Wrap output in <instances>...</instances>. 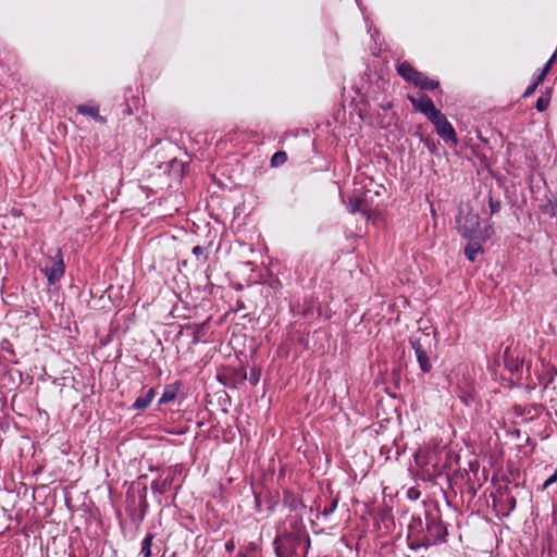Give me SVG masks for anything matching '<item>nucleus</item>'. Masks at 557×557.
Returning <instances> with one entry per match:
<instances>
[{"label": "nucleus", "mask_w": 557, "mask_h": 557, "mask_svg": "<svg viewBox=\"0 0 557 557\" xmlns=\"http://www.w3.org/2000/svg\"><path fill=\"white\" fill-rule=\"evenodd\" d=\"M447 535V529L437 512L412 515L408 525V546L414 550L430 547L446 542Z\"/></svg>", "instance_id": "obj_1"}, {"label": "nucleus", "mask_w": 557, "mask_h": 557, "mask_svg": "<svg viewBox=\"0 0 557 557\" xmlns=\"http://www.w3.org/2000/svg\"><path fill=\"white\" fill-rule=\"evenodd\" d=\"M456 227L458 232L466 238L472 239L480 228V216L471 209H459L456 218Z\"/></svg>", "instance_id": "obj_2"}, {"label": "nucleus", "mask_w": 557, "mask_h": 557, "mask_svg": "<svg viewBox=\"0 0 557 557\" xmlns=\"http://www.w3.org/2000/svg\"><path fill=\"white\" fill-rule=\"evenodd\" d=\"M409 343L414 350L419 368L423 373H429L432 369V362L429 358L428 347L431 345V339L428 334L422 336H412Z\"/></svg>", "instance_id": "obj_3"}, {"label": "nucleus", "mask_w": 557, "mask_h": 557, "mask_svg": "<svg viewBox=\"0 0 557 557\" xmlns=\"http://www.w3.org/2000/svg\"><path fill=\"white\" fill-rule=\"evenodd\" d=\"M41 272L46 275L50 286L54 285L63 277L65 263L60 248L49 258V264L41 268Z\"/></svg>", "instance_id": "obj_4"}, {"label": "nucleus", "mask_w": 557, "mask_h": 557, "mask_svg": "<svg viewBox=\"0 0 557 557\" xmlns=\"http://www.w3.org/2000/svg\"><path fill=\"white\" fill-rule=\"evenodd\" d=\"M430 122L435 126L437 135L444 141H450L454 144L458 141L457 134L453 125L442 112H438L436 116L431 117Z\"/></svg>", "instance_id": "obj_5"}, {"label": "nucleus", "mask_w": 557, "mask_h": 557, "mask_svg": "<svg viewBox=\"0 0 557 557\" xmlns=\"http://www.w3.org/2000/svg\"><path fill=\"white\" fill-rule=\"evenodd\" d=\"M409 100L414 110L424 114L429 121L431 117L436 116V114L441 112L438 109H436L433 100L428 95L423 94L418 98L409 97Z\"/></svg>", "instance_id": "obj_6"}, {"label": "nucleus", "mask_w": 557, "mask_h": 557, "mask_svg": "<svg viewBox=\"0 0 557 557\" xmlns=\"http://www.w3.org/2000/svg\"><path fill=\"white\" fill-rule=\"evenodd\" d=\"M154 396H156L154 388L144 387L143 395L135 399L134 404L132 405V409L138 410V411H143V410L147 409L150 406Z\"/></svg>", "instance_id": "obj_7"}, {"label": "nucleus", "mask_w": 557, "mask_h": 557, "mask_svg": "<svg viewBox=\"0 0 557 557\" xmlns=\"http://www.w3.org/2000/svg\"><path fill=\"white\" fill-rule=\"evenodd\" d=\"M181 386H182L181 382H175L173 384L166 385L163 389V393H162L159 401H158V405L162 406V405H165L169 403H173L177 397Z\"/></svg>", "instance_id": "obj_8"}, {"label": "nucleus", "mask_w": 557, "mask_h": 557, "mask_svg": "<svg viewBox=\"0 0 557 557\" xmlns=\"http://www.w3.org/2000/svg\"><path fill=\"white\" fill-rule=\"evenodd\" d=\"M292 528H293V532L292 533H288L287 530L285 528H280L277 530V535H276V540H280V539H289V537H296L298 539L302 532H304V525H302V522L300 519H297V518H294L292 520Z\"/></svg>", "instance_id": "obj_9"}, {"label": "nucleus", "mask_w": 557, "mask_h": 557, "mask_svg": "<svg viewBox=\"0 0 557 557\" xmlns=\"http://www.w3.org/2000/svg\"><path fill=\"white\" fill-rule=\"evenodd\" d=\"M175 478L172 474L166 472L165 476L162 480H154L151 483V490L154 494H165L174 483Z\"/></svg>", "instance_id": "obj_10"}, {"label": "nucleus", "mask_w": 557, "mask_h": 557, "mask_svg": "<svg viewBox=\"0 0 557 557\" xmlns=\"http://www.w3.org/2000/svg\"><path fill=\"white\" fill-rule=\"evenodd\" d=\"M398 74L407 82L413 83L420 77V72L413 69L409 63L404 62L397 67Z\"/></svg>", "instance_id": "obj_11"}, {"label": "nucleus", "mask_w": 557, "mask_h": 557, "mask_svg": "<svg viewBox=\"0 0 557 557\" xmlns=\"http://www.w3.org/2000/svg\"><path fill=\"white\" fill-rule=\"evenodd\" d=\"M457 396L467 407H470L475 403L474 391L470 386L459 387L457 391Z\"/></svg>", "instance_id": "obj_12"}, {"label": "nucleus", "mask_w": 557, "mask_h": 557, "mask_svg": "<svg viewBox=\"0 0 557 557\" xmlns=\"http://www.w3.org/2000/svg\"><path fill=\"white\" fill-rule=\"evenodd\" d=\"M236 379L242 383L245 380H248L251 385H257L260 380V370L258 369H251L249 376H247V373L244 369H240L238 372H236Z\"/></svg>", "instance_id": "obj_13"}, {"label": "nucleus", "mask_w": 557, "mask_h": 557, "mask_svg": "<svg viewBox=\"0 0 557 557\" xmlns=\"http://www.w3.org/2000/svg\"><path fill=\"white\" fill-rule=\"evenodd\" d=\"M482 253H483V248H482L481 244L478 242H469L465 248V255L468 258V260L471 262L475 261L476 257Z\"/></svg>", "instance_id": "obj_14"}, {"label": "nucleus", "mask_w": 557, "mask_h": 557, "mask_svg": "<svg viewBox=\"0 0 557 557\" xmlns=\"http://www.w3.org/2000/svg\"><path fill=\"white\" fill-rule=\"evenodd\" d=\"M414 85L425 90H434L438 86V82L420 72V77H417Z\"/></svg>", "instance_id": "obj_15"}, {"label": "nucleus", "mask_w": 557, "mask_h": 557, "mask_svg": "<svg viewBox=\"0 0 557 557\" xmlns=\"http://www.w3.org/2000/svg\"><path fill=\"white\" fill-rule=\"evenodd\" d=\"M77 112L84 115L91 116L92 119L101 123L106 121L104 117L99 114V110L97 107L83 104L77 108Z\"/></svg>", "instance_id": "obj_16"}, {"label": "nucleus", "mask_w": 557, "mask_h": 557, "mask_svg": "<svg viewBox=\"0 0 557 557\" xmlns=\"http://www.w3.org/2000/svg\"><path fill=\"white\" fill-rule=\"evenodd\" d=\"M361 205H362V200L361 199H359L357 197L349 198L348 203H347V210L351 214H355L357 212H361L362 215L366 219H369L368 212L361 208Z\"/></svg>", "instance_id": "obj_17"}, {"label": "nucleus", "mask_w": 557, "mask_h": 557, "mask_svg": "<svg viewBox=\"0 0 557 557\" xmlns=\"http://www.w3.org/2000/svg\"><path fill=\"white\" fill-rule=\"evenodd\" d=\"M154 535L152 533H148L141 542L140 554L143 557H151V546Z\"/></svg>", "instance_id": "obj_18"}, {"label": "nucleus", "mask_w": 557, "mask_h": 557, "mask_svg": "<svg viewBox=\"0 0 557 557\" xmlns=\"http://www.w3.org/2000/svg\"><path fill=\"white\" fill-rule=\"evenodd\" d=\"M283 502H284V505H286L293 511H296L299 508H305V505L302 504V502L297 499V498H295L290 494H286L284 496Z\"/></svg>", "instance_id": "obj_19"}, {"label": "nucleus", "mask_w": 557, "mask_h": 557, "mask_svg": "<svg viewBox=\"0 0 557 557\" xmlns=\"http://www.w3.org/2000/svg\"><path fill=\"white\" fill-rule=\"evenodd\" d=\"M541 210L552 218H557V202L548 199L546 203L541 205Z\"/></svg>", "instance_id": "obj_20"}, {"label": "nucleus", "mask_w": 557, "mask_h": 557, "mask_svg": "<svg viewBox=\"0 0 557 557\" xmlns=\"http://www.w3.org/2000/svg\"><path fill=\"white\" fill-rule=\"evenodd\" d=\"M549 102H550V95H549V92H547L546 95H542L536 100L535 108L539 112H543L548 108Z\"/></svg>", "instance_id": "obj_21"}, {"label": "nucleus", "mask_w": 557, "mask_h": 557, "mask_svg": "<svg viewBox=\"0 0 557 557\" xmlns=\"http://www.w3.org/2000/svg\"><path fill=\"white\" fill-rule=\"evenodd\" d=\"M287 161V154L285 151H277L271 158L272 166H280Z\"/></svg>", "instance_id": "obj_22"}, {"label": "nucleus", "mask_w": 557, "mask_h": 557, "mask_svg": "<svg viewBox=\"0 0 557 557\" xmlns=\"http://www.w3.org/2000/svg\"><path fill=\"white\" fill-rule=\"evenodd\" d=\"M206 325H207V322H203L201 324L195 325V331H194V334H193V343L194 344H197V343H199L201 341L202 331L206 327Z\"/></svg>", "instance_id": "obj_23"}, {"label": "nucleus", "mask_w": 557, "mask_h": 557, "mask_svg": "<svg viewBox=\"0 0 557 557\" xmlns=\"http://www.w3.org/2000/svg\"><path fill=\"white\" fill-rule=\"evenodd\" d=\"M488 207L491 214L497 213L500 210L502 203L499 200H495L491 195L488 197Z\"/></svg>", "instance_id": "obj_24"}, {"label": "nucleus", "mask_w": 557, "mask_h": 557, "mask_svg": "<svg viewBox=\"0 0 557 557\" xmlns=\"http://www.w3.org/2000/svg\"><path fill=\"white\" fill-rule=\"evenodd\" d=\"M336 507H337V500H333L329 507H325L322 510V512H321L322 516L324 518H329L335 511Z\"/></svg>", "instance_id": "obj_25"}, {"label": "nucleus", "mask_w": 557, "mask_h": 557, "mask_svg": "<svg viewBox=\"0 0 557 557\" xmlns=\"http://www.w3.org/2000/svg\"><path fill=\"white\" fill-rule=\"evenodd\" d=\"M166 472L169 474H172L173 478H176V475L181 474L182 473V466L181 465H175V466H172L170 467Z\"/></svg>", "instance_id": "obj_26"}, {"label": "nucleus", "mask_w": 557, "mask_h": 557, "mask_svg": "<svg viewBox=\"0 0 557 557\" xmlns=\"http://www.w3.org/2000/svg\"><path fill=\"white\" fill-rule=\"evenodd\" d=\"M556 58H557V52L553 53V55L549 58V60L546 62V64H545V65H544V67L542 69V71H543L544 73H548V72H549V70H550V67H552V65H553V63H554V62H555V60H556Z\"/></svg>", "instance_id": "obj_27"}, {"label": "nucleus", "mask_w": 557, "mask_h": 557, "mask_svg": "<svg viewBox=\"0 0 557 557\" xmlns=\"http://www.w3.org/2000/svg\"><path fill=\"white\" fill-rule=\"evenodd\" d=\"M505 502L509 511H512L516 508V498L513 496H507Z\"/></svg>", "instance_id": "obj_28"}, {"label": "nucleus", "mask_w": 557, "mask_h": 557, "mask_svg": "<svg viewBox=\"0 0 557 557\" xmlns=\"http://www.w3.org/2000/svg\"><path fill=\"white\" fill-rule=\"evenodd\" d=\"M139 507H140L141 518H144L146 515V511L148 509V503H147L146 496L141 497Z\"/></svg>", "instance_id": "obj_29"}, {"label": "nucleus", "mask_w": 557, "mask_h": 557, "mask_svg": "<svg viewBox=\"0 0 557 557\" xmlns=\"http://www.w3.org/2000/svg\"><path fill=\"white\" fill-rule=\"evenodd\" d=\"M537 88V85L532 83L531 85L528 86V88L525 89V91L523 92V98H528L530 97L531 95H533V92L535 91V89Z\"/></svg>", "instance_id": "obj_30"}, {"label": "nucleus", "mask_w": 557, "mask_h": 557, "mask_svg": "<svg viewBox=\"0 0 557 557\" xmlns=\"http://www.w3.org/2000/svg\"><path fill=\"white\" fill-rule=\"evenodd\" d=\"M554 483H557L556 472L553 475H550L548 479L545 480V482L543 483V488H547L548 486H550Z\"/></svg>", "instance_id": "obj_31"}, {"label": "nucleus", "mask_w": 557, "mask_h": 557, "mask_svg": "<svg viewBox=\"0 0 557 557\" xmlns=\"http://www.w3.org/2000/svg\"><path fill=\"white\" fill-rule=\"evenodd\" d=\"M205 252V249L201 247V246H195L193 248V255H195L197 258H199L200 256H202Z\"/></svg>", "instance_id": "obj_32"}, {"label": "nucleus", "mask_w": 557, "mask_h": 557, "mask_svg": "<svg viewBox=\"0 0 557 557\" xmlns=\"http://www.w3.org/2000/svg\"><path fill=\"white\" fill-rule=\"evenodd\" d=\"M544 81V78H542L539 74L536 75L535 79L533 81L534 84H536L537 86L540 84H542Z\"/></svg>", "instance_id": "obj_33"}, {"label": "nucleus", "mask_w": 557, "mask_h": 557, "mask_svg": "<svg viewBox=\"0 0 557 557\" xmlns=\"http://www.w3.org/2000/svg\"><path fill=\"white\" fill-rule=\"evenodd\" d=\"M419 495H420V493H419V492H417V491L411 490V491L409 492V496H410V497L414 496V498H418V497H419Z\"/></svg>", "instance_id": "obj_34"}, {"label": "nucleus", "mask_w": 557, "mask_h": 557, "mask_svg": "<svg viewBox=\"0 0 557 557\" xmlns=\"http://www.w3.org/2000/svg\"><path fill=\"white\" fill-rule=\"evenodd\" d=\"M419 495H420V493H419V492H417V491L411 490V491L409 492V496H410V497L414 496V498H418V497H419Z\"/></svg>", "instance_id": "obj_35"}, {"label": "nucleus", "mask_w": 557, "mask_h": 557, "mask_svg": "<svg viewBox=\"0 0 557 557\" xmlns=\"http://www.w3.org/2000/svg\"><path fill=\"white\" fill-rule=\"evenodd\" d=\"M392 108V103L391 102H387L385 104H382V109L383 110H389Z\"/></svg>", "instance_id": "obj_36"}, {"label": "nucleus", "mask_w": 557, "mask_h": 557, "mask_svg": "<svg viewBox=\"0 0 557 557\" xmlns=\"http://www.w3.org/2000/svg\"><path fill=\"white\" fill-rule=\"evenodd\" d=\"M539 75H540L542 78H544V79H545V76L547 75V73H544V72L541 70V72L539 73Z\"/></svg>", "instance_id": "obj_37"}, {"label": "nucleus", "mask_w": 557, "mask_h": 557, "mask_svg": "<svg viewBox=\"0 0 557 557\" xmlns=\"http://www.w3.org/2000/svg\"><path fill=\"white\" fill-rule=\"evenodd\" d=\"M232 546H233V545H232V544H230V543H227V544H226V547H227L228 549H230V548H232Z\"/></svg>", "instance_id": "obj_38"}]
</instances>
